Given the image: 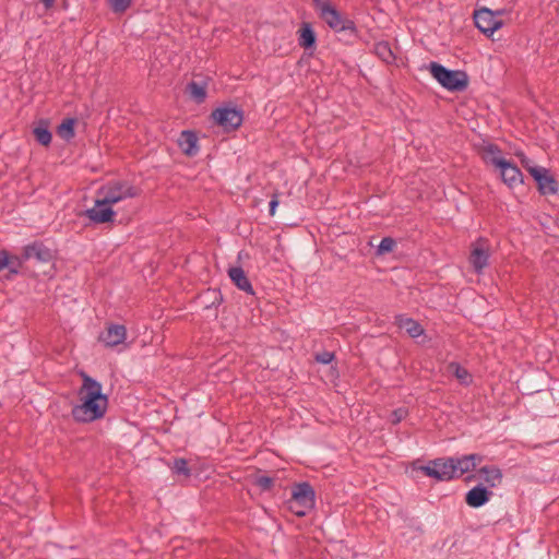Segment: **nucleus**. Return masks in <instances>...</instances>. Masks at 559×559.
<instances>
[{"mask_svg":"<svg viewBox=\"0 0 559 559\" xmlns=\"http://www.w3.org/2000/svg\"><path fill=\"white\" fill-rule=\"evenodd\" d=\"M132 0H109L111 10L115 13H123L131 7Z\"/></svg>","mask_w":559,"mask_h":559,"instance_id":"obj_32","label":"nucleus"},{"mask_svg":"<svg viewBox=\"0 0 559 559\" xmlns=\"http://www.w3.org/2000/svg\"><path fill=\"white\" fill-rule=\"evenodd\" d=\"M495 13V19H498L499 16L503 15V14H507L508 13V10L506 9H499V10H496L493 11Z\"/></svg>","mask_w":559,"mask_h":559,"instance_id":"obj_41","label":"nucleus"},{"mask_svg":"<svg viewBox=\"0 0 559 559\" xmlns=\"http://www.w3.org/2000/svg\"><path fill=\"white\" fill-rule=\"evenodd\" d=\"M171 469L175 474L183 475L185 477H189L191 475V471L188 467V461L186 459H175Z\"/></svg>","mask_w":559,"mask_h":559,"instance_id":"obj_30","label":"nucleus"},{"mask_svg":"<svg viewBox=\"0 0 559 559\" xmlns=\"http://www.w3.org/2000/svg\"><path fill=\"white\" fill-rule=\"evenodd\" d=\"M490 257L488 240L485 238H479L472 246L471 254H469V263L473 266L474 271L478 274L483 272V270L488 265V260Z\"/></svg>","mask_w":559,"mask_h":559,"instance_id":"obj_11","label":"nucleus"},{"mask_svg":"<svg viewBox=\"0 0 559 559\" xmlns=\"http://www.w3.org/2000/svg\"><path fill=\"white\" fill-rule=\"evenodd\" d=\"M278 194L275 193L273 194L270 203H269V206H270V215L273 216L275 214V211H276V207L278 205V199H277Z\"/></svg>","mask_w":559,"mask_h":559,"instance_id":"obj_38","label":"nucleus"},{"mask_svg":"<svg viewBox=\"0 0 559 559\" xmlns=\"http://www.w3.org/2000/svg\"><path fill=\"white\" fill-rule=\"evenodd\" d=\"M316 361L322 365H328L334 359V354L328 350L316 354Z\"/></svg>","mask_w":559,"mask_h":559,"instance_id":"obj_35","label":"nucleus"},{"mask_svg":"<svg viewBox=\"0 0 559 559\" xmlns=\"http://www.w3.org/2000/svg\"><path fill=\"white\" fill-rule=\"evenodd\" d=\"M74 123L75 120L72 118L64 119L61 124L58 127V134L60 138L64 140H70L74 136Z\"/></svg>","mask_w":559,"mask_h":559,"instance_id":"obj_26","label":"nucleus"},{"mask_svg":"<svg viewBox=\"0 0 559 559\" xmlns=\"http://www.w3.org/2000/svg\"><path fill=\"white\" fill-rule=\"evenodd\" d=\"M97 205H112L139 195V189L126 180H111L99 188Z\"/></svg>","mask_w":559,"mask_h":559,"instance_id":"obj_2","label":"nucleus"},{"mask_svg":"<svg viewBox=\"0 0 559 559\" xmlns=\"http://www.w3.org/2000/svg\"><path fill=\"white\" fill-rule=\"evenodd\" d=\"M492 492L479 484L466 492L465 502L471 508H480L490 500Z\"/></svg>","mask_w":559,"mask_h":559,"instance_id":"obj_13","label":"nucleus"},{"mask_svg":"<svg viewBox=\"0 0 559 559\" xmlns=\"http://www.w3.org/2000/svg\"><path fill=\"white\" fill-rule=\"evenodd\" d=\"M474 22L476 27L485 35L491 36L497 29L502 27L503 22L495 19L493 10L480 8L474 12Z\"/></svg>","mask_w":559,"mask_h":559,"instance_id":"obj_9","label":"nucleus"},{"mask_svg":"<svg viewBox=\"0 0 559 559\" xmlns=\"http://www.w3.org/2000/svg\"><path fill=\"white\" fill-rule=\"evenodd\" d=\"M23 257L28 260H36L40 263H49L53 259L52 251L40 241H34L23 248Z\"/></svg>","mask_w":559,"mask_h":559,"instance_id":"obj_12","label":"nucleus"},{"mask_svg":"<svg viewBox=\"0 0 559 559\" xmlns=\"http://www.w3.org/2000/svg\"><path fill=\"white\" fill-rule=\"evenodd\" d=\"M33 134L40 145L49 146L52 140V134L49 130V121L40 119L37 126L33 129Z\"/></svg>","mask_w":559,"mask_h":559,"instance_id":"obj_21","label":"nucleus"},{"mask_svg":"<svg viewBox=\"0 0 559 559\" xmlns=\"http://www.w3.org/2000/svg\"><path fill=\"white\" fill-rule=\"evenodd\" d=\"M9 263V253L5 250H0V271L7 267Z\"/></svg>","mask_w":559,"mask_h":559,"instance_id":"obj_37","label":"nucleus"},{"mask_svg":"<svg viewBox=\"0 0 559 559\" xmlns=\"http://www.w3.org/2000/svg\"><path fill=\"white\" fill-rule=\"evenodd\" d=\"M478 474L488 487H497L502 481V472L495 465H486L478 469Z\"/></svg>","mask_w":559,"mask_h":559,"instance_id":"obj_20","label":"nucleus"},{"mask_svg":"<svg viewBox=\"0 0 559 559\" xmlns=\"http://www.w3.org/2000/svg\"><path fill=\"white\" fill-rule=\"evenodd\" d=\"M127 335L126 326L122 324H110L99 336L106 346L114 347L124 342Z\"/></svg>","mask_w":559,"mask_h":559,"instance_id":"obj_14","label":"nucleus"},{"mask_svg":"<svg viewBox=\"0 0 559 559\" xmlns=\"http://www.w3.org/2000/svg\"><path fill=\"white\" fill-rule=\"evenodd\" d=\"M396 246V242L391 237H384L380 241V245L378 246L377 253L378 254H385L389 252H392L394 247Z\"/></svg>","mask_w":559,"mask_h":559,"instance_id":"obj_31","label":"nucleus"},{"mask_svg":"<svg viewBox=\"0 0 559 559\" xmlns=\"http://www.w3.org/2000/svg\"><path fill=\"white\" fill-rule=\"evenodd\" d=\"M86 217L96 224H104L112 222L116 212L111 209V205H97L85 212Z\"/></svg>","mask_w":559,"mask_h":559,"instance_id":"obj_15","label":"nucleus"},{"mask_svg":"<svg viewBox=\"0 0 559 559\" xmlns=\"http://www.w3.org/2000/svg\"><path fill=\"white\" fill-rule=\"evenodd\" d=\"M474 476H467L466 480H471Z\"/></svg>","mask_w":559,"mask_h":559,"instance_id":"obj_42","label":"nucleus"},{"mask_svg":"<svg viewBox=\"0 0 559 559\" xmlns=\"http://www.w3.org/2000/svg\"><path fill=\"white\" fill-rule=\"evenodd\" d=\"M449 370L452 371L453 374L455 376V378L459 379L462 383H465V384L468 383V379L471 378V374L467 371V369L462 367L460 364L451 362L449 365Z\"/></svg>","mask_w":559,"mask_h":559,"instance_id":"obj_29","label":"nucleus"},{"mask_svg":"<svg viewBox=\"0 0 559 559\" xmlns=\"http://www.w3.org/2000/svg\"><path fill=\"white\" fill-rule=\"evenodd\" d=\"M421 471L426 476L440 481H449L456 478L453 457L435 459L428 465L423 466Z\"/></svg>","mask_w":559,"mask_h":559,"instance_id":"obj_6","label":"nucleus"},{"mask_svg":"<svg viewBox=\"0 0 559 559\" xmlns=\"http://www.w3.org/2000/svg\"><path fill=\"white\" fill-rule=\"evenodd\" d=\"M407 415V411L405 408H397L392 412L391 421L393 424H399L402 419H404Z\"/></svg>","mask_w":559,"mask_h":559,"instance_id":"obj_36","label":"nucleus"},{"mask_svg":"<svg viewBox=\"0 0 559 559\" xmlns=\"http://www.w3.org/2000/svg\"><path fill=\"white\" fill-rule=\"evenodd\" d=\"M428 69L433 79L450 92H462L468 86V75L465 71L450 70L436 61H431Z\"/></svg>","mask_w":559,"mask_h":559,"instance_id":"obj_3","label":"nucleus"},{"mask_svg":"<svg viewBox=\"0 0 559 559\" xmlns=\"http://www.w3.org/2000/svg\"><path fill=\"white\" fill-rule=\"evenodd\" d=\"M212 120L225 132L236 131L243 122V110L231 104H224L211 114Z\"/></svg>","mask_w":559,"mask_h":559,"instance_id":"obj_5","label":"nucleus"},{"mask_svg":"<svg viewBox=\"0 0 559 559\" xmlns=\"http://www.w3.org/2000/svg\"><path fill=\"white\" fill-rule=\"evenodd\" d=\"M528 173L537 183V189L540 194H556L558 192V182L549 170L545 167L533 166L528 167Z\"/></svg>","mask_w":559,"mask_h":559,"instance_id":"obj_8","label":"nucleus"},{"mask_svg":"<svg viewBox=\"0 0 559 559\" xmlns=\"http://www.w3.org/2000/svg\"><path fill=\"white\" fill-rule=\"evenodd\" d=\"M187 92L189 93L190 97L198 104H201L206 98V88L204 85H201L194 81L190 82L187 85Z\"/></svg>","mask_w":559,"mask_h":559,"instance_id":"obj_23","label":"nucleus"},{"mask_svg":"<svg viewBox=\"0 0 559 559\" xmlns=\"http://www.w3.org/2000/svg\"><path fill=\"white\" fill-rule=\"evenodd\" d=\"M274 478L269 476H258L254 484L263 491H269L274 486Z\"/></svg>","mask_w":559,"mask_h":559,"instance_id":"obj_33","label":"nucleus"},{"mask_svg":"<svg viewBox=\"0 0 559 559\" xmlns=\"http://www.w3.org/2000/svg\"><path fill=\"white\" fill-rule=\"evenodd\" d=\"M471 463L473 464L474 468L480 464L484 460V456L480 455V454H477V453H473V454H467Z\"/></svg>","mask_w":559,"mask_h":559,"instance_id":"obj_39","label":"nucleus"},{"mask_svg":"<svg viewBox=\"0 0 559 559\" xmlns=\"http://www.w3.org/2000/svg\"><path fill=\"white\" fill-rule=\"evenodd\" d=\"M83 384L80 390L82 404L72 408V416L78 423H91L102 418L107 409L108 399L102 392V384L90 376L82 373Z\"/></svg>","mask_w":559,"mask_h":559,"instance_id":"obj_1","label":"nucleus"},{"mask_svg":"<svg viewBox=\"0 0 559 559\" xmlns=\"http://www.w3.org/2000/svg\"><path fill=\"white\" fill-rule=\"evenodd\" d=\"M500 154V147L492 143L486 144L483 148V158L487 164H491V158H502Z\"/></svg>","mask_w":559,"mask_h":559,"instance_id":"obj_28","label":"nucleus"},{"mask_svg":"<svg viewBox=\"0 0 559 559\" xmlns=\"http://www.w3.org/2000/svg\"><path fill=\"white\" fill-rule=\"evenodd\" d=\"M199 302L204 307V309H210L213 307H218L223 302V296L218 289L210 288L199 297Z\"/></svg>","mask_w":559,"mask_h":559,"instance_id":"obj_22","label":"nucleus"},{"mask_svg":"<svg viewBox=\"0 0 559 559\" xmlns=\"http://www.w3.org/2000/svg\"><path fill=\"white\" fill-rule=\"evenodd\" d=\"M376 55L385 63H392L395 60L388 41H379L374 45Z\"/></svg>","mask_w":559,"mask_h":559,"instance_id":"obj_24","label":"nucleus"},{"mask_svg":"<svg viewBox=\"0 0 559 559\" xmlns=\"http://www.w3.org/2000/svg\"><path fill=\"white\" fill-rule=\"evenodd\" d=\"M178 146L187 156H195L199 152L198 136L194 131L183 130L178 138Z\"/></svg>","mask_w":559,"mask_h":559,"instance_id":"obj_16","label":"nucleus"},{"mask_svg":"<svg viewBox=\"0 0 559 559\" xmlns=\"http://www.w3.org/2000/svg\"><path fill=\"white\" fill-rule=\"evenodd\" d=\"M394 323L397 328L405 330L413 338L420 336L425 332L423 326L416 320L405 317L404 314L395 316Z\"/></svg>","mask_w":559,"mask_h":559,"instance_id":"obj_18","label":"nucleus"},{"mask_svg":"<svg viewBox=\"0 0 559 559\" xmlns=\"http://www.w3.org/2000/svg\"><path fill=\"white\" fill-rule=\"evenodd\" d=\"M320 19L323 20L333 31L337 33L345 32L353 37H357V27L355 22L343 16L335 7L324 13H321Z\"/></svg>","mask_w":559,"mask_h":559,"instance_id":"obj_7","label":"nucleus"},{"mask_svg":"<svg viewBox=\"0 0 559 559\" xmlns=\"http://www.w3.org/2000/svg\"><path fill=\"white\" fill-rule=\"evenodd\" d=\"M26 259H24L23 253L21 255H9V263L5 269L9 270V275L7 278H11V275L19 274Z\"/></svg>","mask_w":559,"mask_h":559,"instance_id":"obj_27","label":"nucleus"},{"mask_svg":"<svg viewBox=\"0 0 559 559\" xmlns=\"http://www.w3.org/2000/svg\"><path fill=\"white\" fill-rule=\"evenodd\" d=\"M491 165L500 170L501 178L510 188L523 183V175L520 168L506 158H491Z\"/></svg>","mask_w":559,"mask_h":559,"instance_id":"obj_10","label":"nucleus"},{"mask_svg":"<svg viewBox=\"0 0 559 559\" xmlns=\"http://www.w3.org/2000/svg\"><path fill=\"white\" fill-rule=\"evenodd\" d=\"M228 276L237 288L250 295L254 294L253 287L241 266L229 267Z\"/></svg>","mask_w":559,"mask_h":559,"instance_id":"obj_17","label":"nucleus"},{"mask_svg":"<svg viewBox=\"0 0 559 559\" xmlns=\"http://www.w3.org/2000/svg\"><path fill=\"white\" fill-rule=\"evenodd\" d=\"M314 506V490L309 483L296 484L292 497L287 500L288 509L297 516H305Z\"/></svg>","mask_w":559,"mask_h":559,"instance_id":"obj_4","label":"nucleus"},{"mask_svg":"<svg viewBox=\"0 0 559 559\" xmlns=\"http://www.w3.org/2000/svg\"><path fill=\"white\" fill-rule=\"evenodd\" d=\"M316 11L318 12L319 16L321 13H324L325 11L330 10L334 5L331 3V0H311Z\"/></svg>","mask_w":559,"mask_h":559,"instance_id":"obj_34","label":"nucleus"},{"mask_svg":"<svg viewBox=\"0 0 559 559\" xmlns=\"http://www.w3.org/2000/svg\"><path fill=\"white\" fill-rule=\"evenodd\" d=\"M453 461H454V465H455V469H456L455 471L456 478H460L463 474L475 469L473 464L471 463L467 454L462 455L460 457H453Z\"/></svg>","mask_w":559,"mask_h":559,"instance_id":"obj_25","label":"nucleus"},{"mask_svg":"<svg viewBox=\"0 0 559 559\" xmlns=\"http://www.w3.org/2000/svg\"><path fill=\"white\" fill-rule=\"evenodd\" d=\"M44 7L48 10L53 7L56 0H41Z\"/></svg>","mask_w":559,"mask_h":559,"instance_id":"obj_40","label":"nucleus"},{"mask_svg":"<svg viewBox=\"0 0 559 559\" xmlns=\"http://www.w3.org/2000/svg\"><path fill=\"white\" fill-rule=\"evenodd\" d=\"M298 44L304 49H312L317 43V34L312 25L308 22H302L298 29Z\"/></svg>","mask_w":559,"mask_h":559,"instance_id":"obj_19","label":"nucleus"}]
</instances>
